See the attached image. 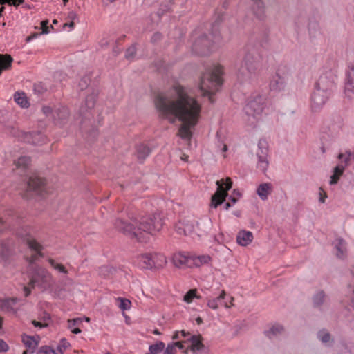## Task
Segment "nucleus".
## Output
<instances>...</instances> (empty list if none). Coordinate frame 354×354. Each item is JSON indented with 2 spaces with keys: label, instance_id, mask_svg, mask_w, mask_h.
Segmentation results:
<instances>
[{
  "label": "nucleus",
  "instance_id": "1",
  "mask_svg": "<svg viewBox=\"0 0 354 354\" xmlns=\"http://www.w3.org/2000/svg\"><path fill=\"white\" fill-rule=\"evenodd\" d=\"M154 104L161 118L170 123L177 120L181 122L178 136L189 142L201 115V104L198 101L188 94L186 88L178 84L167 93L156 96Z\"/></svg>",
  "mask_w": 354,
  "mask_h": 354
},
{
  "label": "nucleus",
  "instance_id": "2",
  "mask_svg": "<svg viewBox=\"0 0 354 354\" xmlns=\"http://www.w3.org/2000/svg\"><path fill=\"white\" fill-rule=\"evenodd\" d=\"M115 227L131 238L138 241L145 242L151 235L160 231L162 227V221L160 214L142 216L139 218L131 219L129 222L118 220Z\"/></svg>",
  "mask_w": 354,
  "mask_h": 354
},
{
  "label": "nucleus",
  "instance_id": "3",
  "mask_svg": "<svg viewBox=\"0 0 354 354\" xmlns=\"http://www.w3.org/2000/svg\"><path fill=\"white\" fill-rule=\"evenodd\" d=\"M335 88V77L330 73L320 75L311 97L312 109L314 111L321 109L330 97Z\"/></svg>",
  "mask_w": 354,
  "mask_h": 354
},
{
  "label": "nucleus",
  "instance_id": "4",
  "mask_svg": "<svg viewBox=\"0 0 354 354\" xmlns=\"http://www.w3.org/2000/svg\"><path fill=\"white\" fill-rule=\"evenodd\" d=\"M223 67L215 65L206 69L203 74L199 84V89L203 96H208L212 102L211 95L218 91L222 84L221 75Z\"/></svg>",
  "mask_w": 354,
  "mask_h": 354
},
{
  "label": "nucleus",
  "instance_id": "5",
  "mask_svg": "<svg viewBox=\"0 0 354 354\" xmlns=\"http://www.w3.org/2000/svg\"><path fill=\"white\" fill-rule=\"evenodd\" d=\"M217 185V190L212 196L211 206L212 207H217L222 204L227 196V191L232 187V182L230 178L225 180L221 179L216 182Z\"/></svg>",
  "mask_w": 354,
  "mask_h": 354
},
{
  "label": "nucleus",
  "instance_id": "6",
  "mask_svg": "<svg viewBox=\"0 0 354 354\" xmlns=\"http://www.w3.org/2000/svg\"><path fill=\"white\" fill-rule=\"evenodd\" d=\"M344 93L346 97L354 100V60L348 62L345 69Z\"/></svg>",
  "mask_w": 354,
  "mask_h": 354
},
{
  "label": "nucleus",
  "instance_id": "7",
  "mask_svg": "<svg viewBox=\"0 0 354 354\" xmlns=\"http://www.w3.org/2000/svg\"><path fill=\"white\" fill-rule=\"evenodd\" d=\"M53 281V276L47 270L39 268L37 269L35 276L31 279L30 285L33 286L34 284H37L44 286L50 284Z\"/></svg>",
  "mask_w": 354,
  "mask_h": 354
},
{
  "label": "nucleus",
  "instance_id": "8",
  "mask_svg": "<svg viewBox=\"0 0 354 354\" xmlns=\"http://www.w3.org/2000/svg\"><path fill=\"white\" fill-rule=\"evenodd\" d=\"M264 108V100L261 97L258 96L248 102L245 107V113L257 114L262 116Z\"/></svg>",
  "mask_w": 354,
  "mask_h": 354
},
{
  "label": "nucleus",
  "instance_id": "9",
  "mask_svg": "<svg viewBox=\"0 0 354 354\" xmlns=\"http://www.w3.org/2000/svg\"><path fill=\"white\" fill-rule=\"evenodd\" d=\"M194 220H184L180 221L176 226V230L179 234L190 235L195 230Z\"/></svg>",
  "mask_w": 354,
  "mask_h": 354
},
{
  "label": "nucleus",
  "instance_id": "10",
  "mask_svg": "<svg viewBox=\"0 0 354 354\" xmlns=\"http://www.w3.org/2000/svg\"><path fill=\"white\" fill-rule=\"evenodd\" d=\"M24 240L26 242L28 247L31 250H32L37 252V254L32 255V257L28 259V261L30 263H32L37 260L38 256H41V257L42 256V254L41 253L42 246L40 245V243H39L35 239L31 237L30 235H29V234L26 235V236L24 237Z\"/></svg>",
  "mask_w": 354,
  "mask_h": 354
},
{
  "label": "nucleus",
  "instance_id": "11",
  "mask_svg": "<svg viewBox=\"0 0 354 354\" xmlns=\"http://www.w3.org/2000/svg\"><path fill=\"white\" fill-rule=\"evenodd\" d=\"M137 266L142 269H151L154 268L155 259L153 255L149 254H142L138 255L135 260Z\"/></svg>",
  "mask_w": 354,
  "mask_h": 354
},
{
  "label": "nucleus",
  "instance_id": "12",
  "mask_svg": "<svg viewBox=\"0 0 354 354\" xmlns=\"http://www.w3.org/2000/svg\"><path fill=\"white\" fill-rule=\"evenodd\" d=\"M44 185V180L37 176L30 177L28 182V189L35 192L37 194H41Z\"/></svg>",
  "mask_w": 354,
  "mask_h": 354
},
{
  "label": "nucleus",
  "instance_id": "13",
  "mask_svg": "<svg viewBox=\"0 0 354 354\" xmlns=\"http://www.w3.org/2000/svg\"><path fill=\"white\" fill-rule=\"evenodd\" d=\"M40 338L39 336L33 337L24 335L22 342L27 348L26 351L30 353H34L39 346Z\"/></svg>",
  "mask_w": 354,
  "mask_h": 354
},
{
  "label": "nucleus",
  "instance_id": "14",
  "mask_svg": "<svg viewBox=\"0 0 354 354\" xmlns=\"http://www.w3.org/2000/svg\"><path fill=\"white\" fill-rule=\"evenodd\" d=\"M226 297V292L225 290H222L220 295L215 297H207V306L208 308L213 310H216L221 306H223V300Z\"/></svg>",
  "mask_w": 354,
  "mask_h": 354
},
{
  "label": "nucleus",
  "instance_id": "15",
  "mask_svg": "<svg viewBox=\"0 0 354 354\" xmlns=\"http://www.w3.org/2000/svg\"><path fill=\"white\" fill-rule=\"evenodd\" d=\"M173 262L176 267H192V256L183 253H176L173 256Z\"/></svg>",
  "mask_w": 354,
  "mask_h": 354
},
{
  "label": "nucleus",
  "instance_id": "16",
  "mask_svg": "<svg viewBox=\"0 0 354 354\" xmlns=\"http://www.w3.org/2000/svg\"><path fill=\"white\" fill-rule=\"evenodd\" d=\"M286 82L285 78L277 74L272 77L270 83V89L272 91L280 92L286 88Z\"/></svg>",
  "mask_w": 354,
  "mask_h": 354
},
{
  "label": "nucleus",
  "instance_id": "17",
  "mask_svg": "<svg viewBox=\"0 0 354 354\" xmlns=\"http://www.w3.org/2000/svg\"><path fill=\"white\" fill-rule=\"evenodd\" d=\"M272 185L270 183L260 184L257 188V194L262 201H266L272 192Z\"/></svg>",
  "mask_w": 354,
  "mask_h": 354
},
{
  "label": "nucleus",
  "instance_id": "18",
  "mask_svg": "<svg viewBox=\"0 0 354 354\" xmlns=\"http://www.w3.org/2000/svg\"><path fill=\"white\" fill-rule=\"evenodd\" d=\"M24 140L35 145H39L46 140V137L38 131L28 132L25 133Z\"/></svg>",
  "mask_w": 354,
  "mask_h": 354
},
{
  "label": "nucleus",
  "instance_id": "19",
  "mask_svg": "<svg viewBox=\"0 0 354 354\" xmlns=\"http://www.w3.org/2000/svg\"><path fill=\"white\" fill-rule=\"evenodd\" d=\"M253 234L250 231L241 230L236 236L237 243L241 246H247L252 243Z\"/></svg>",
  "mask_w": 354,
  "mask_h": 354
},
{
  "label": "nucleus",
  "instance_id": "20",
  "mask_svg": "<svg viewBox=\"0 0 354 354\" xmlns=\"http://www.w3.org/2000/svg\"><path fill=\"white\" fill-rule=\"evenodd\" d=\"M261 120L262 116L252 113H245L244 118L245 124L250 129H255L258 127Z\"/></svg>",
  "mask_w": 354,
  "mask_h": 354
},
{
  "label": "nucleus",
  "instance_id": "21",
  "mask_svg": "<svg viewBox=\"0 0 354 354\" xmlns=\"http://www.w3.org/2000/svg\"><path fill=\"white\" fill-rule=\"evenodd\" d=\"M333 244L336 249V256L338 258H344L347 251L346 242L342 239L338 238L334 241Z\"/></svg>",
  "mask_w": 354,
  "mask_h": 354
},
{
  "label": "nucleus",
  "instance_id": "22",
  "mask_svg": "<svg viewBox=\"0 0 354 354\" xmlns=\"http://www.w3.org/2000/svg\"><path fill=\"white\" fill-rule=\"evenodd\" d=\"M317 338L324 344L328 346H330L334 343V339L330 335V333L326 330H321L317 333Z\"/></svg>",
  "mask_w": 354,
  "mask_h": 354
},
{
  "label": "nucleus",
  "instance_id": "23",
  "mask_svg": "<svg viewBox=\"0 0 354 354\" xmlns=\"http://www.w3.org/2000/svg\"><path fill=\"white\" fill-rule=\"evenodd\" d=\"M191 350L194 353L201 351L204 349V345L202 343V337L201 335H193L190 339Z\"/></svg>",
  "mask_w": 354,
  "mask_h": 354
},
{
  "label": "nucleus",
  "instance_id": "24",
  "mask_svg": "<svg viewBox=\"0 0 354 354\" xmlns=\"http://www.w3.org/2000/svg\"><path fill=\"white\" fill-rule=\"evenodd\" d=\"M285 331L284 327L279 324H275L271 326L266 332V335L269 338H272L273 337L280 335L283 334Z\"/></svg>",
  "mask_w": 354,
  "mask_h": 354
},
{
  "label": "nucleus",
  "instance_id": "25",
  "mask_svg": "<svg viewBox=\"0 0 354 354\" xmlns=\"http://www.w3.org/2000/svg\"><path fill=\"white\" fill-rule=\"evenodd\" d=\"M345 170V166L342 164H338L333 169V173L330 176V185H335L337 183L341 176Z\"/></svg>",
  "mask_w": 354,
  "mask_h": 354
},
{
  "label": "nucleus",
  "instance_id": "26",
  "mask_svg": "<svg viewBox=\"0 0 354 354\" xmlns=\"http://www.w3.org/2000/svg\"><path fill=\"white\" fill-rule=\"evenodd\" d=\"M83 318L77 317L68 320V328L74 334H79L81 330L79 326L82 324Z\"/></svg>",
  "mask_w": 354,
  "mask_h": 354
},
{
  "label": "nucleus",
  "instance_id": "27",
  "mask_svg": "<svg viewBox=\"0 0 354 354\" xmlns=\"http://www.w3.org/2000/svg\"><path fill=\"white\" fill-rule=\"evenodd\" d=\"M12 60L13 59L10 55L7 54H0V75L3 71L8 70L11 67Z\"/></svg>",
  "mask_w": 354,
  "mask_h": 354
},
{
  "label": "nucleus",
  "instance_id": "28",
  "mask_svg": "<svg viewBox=\"0 0 354 354\" xmlns=\"http://www.w3.org/2000/svg\"><path fill=\"white\" fill-rule=\"evenodd\" d=\"M207 44L208 40L207 39V38L202 37L194 43V48L197 53L205 54L206 53L205 48L207 46Z\"/></svg>",
  "mask_w": 354,
  "mask_h": 354
},
{
  "label": "nucleus",
  "instance_id": "29",
  "mask_svg": "<svg viewBox=\"0 0 354 354\" xmlns=\"http://www.w3.org/2000/svg\"><path fill=\"white\" fill-rule=\"evenodd\" d=\"M210 257L208 255L192 256V266L199 267L203 264L209 263Z\"/></svg>",
  "mask_w": 354,
  "mask_h": 354
},
{
  "label": "nucleus",
  "instance_id": "30",
  "mask_svg": "<svg viewBox=\"0 0 354 354\" xmlns=\"http://www.w3.org/2000/svg\"><path fill=\"white\" fill-rule=\"evenodd\" d=\"M150 153V149L148 147L141 145L137 147V157L142 160L145 159Z\"/></svg>",
  "mask_w": 354,
  "mask_h": 354
},
{
  "label": "nucleus",
  "instance_id": "31",
  "mask_svg": "<svg viewBox=\"0 0 354 354\" xmlns=\"http://www.w3.org/2000/svg\"><path fill=\"white\" fill-rule=\"evenodd\" d=\"M117 301L118 306L119 308L122 310H128L131 307V302L129 299L123 298V297H118L115 299Z\"/></svg>",
  "mask_w": 354,
  "mask_h": 354
},
{
  "label": "nucleus",
  "instance_id": "32",
  "mask_svg": "<svg viewBox=\"0 0 354 354\" xmlns=\"http://www.w3.org/2000/svg\"><path fill=\"white\" fill-rule=\"evenodd\" d=\"M268 145L265 140H260L257 144V156L268 155Z\"/></svg>",
  "mask_w": 354,
  "mask_h": 354
},
{
  "label": "nucleus",
  "instance_id": "33",
  "mask_svg": "<svg viewBox=\"0 0 354 354\" xmlns=\"http://www.w3.org/2000/svg\"><path fill=\"white\" fill-rule=\"evenodd\" d=\"M15 101L21 107H27L28 102L24 93H16L14 96Z\"/></svg>",
  "mask_w": 354,
  "mask_h": 354
},
{
  "label": "nucleus",
  "instance_id": "34",
  "mask_svg": "<svg viewBox=\"0 0 354 354\" xmlns=\"http://www.w3.org/2000/svg\"><path fill=\"white\" fill-rule=\"evenodd\" d=\"M30 162V158L26 156L19 158L15 162V165L16 168L18 169L24 170L28 167Z\"/></svg>",
  "mask_w": 354,
  "mask_h": 354
},
{
  "label": "nucleus",
  "instance_id": "35",
  "mask_svg": "<svg viewBox=\"0 0 354 354\" xmlns=\"http://www.w3.org/2000/svg\"><path fill=\"white\" fill-rule=\"evenodd\" d=\"M258 158L257 167L265 171L268 167V155L257 156Z\"/></svg>",
  "mask_w": 354,
  "mask_h": 354
},
{
  "label": "nucleus",
  "instance_id": "36",
  "mask_svg": "<svg viewBox=\"0 0 354 354\" xmlns=\"http://www.w3.org/2000/svg\"><path fill=\"white\" fill-rule=\"evenodd\" d=\"M48 261L49 264L50 265V266L53 268H54L56 271H57L58 272L63 273L65 274H66L68 273V271L64 265L57 263L53 259H48Z\"/></svg>",
  "mask_w": 354,
  "mask_h": 354
},
{
  "label": "nucleus",
  "instance_id": "37",
  "mask_svg": "<svg viewBox=\"0 0 354 354\" xmlns=\"http://www.w3.org/2000/svg\"><path fill=\"white\" fill-rule=\"evenodd\" d=\"M153 259H155L154 268H162L167 263L166 257L160 254H156L153 255Z\"/></svg>",
  "mask_w": 354,
  "mask_h": 354
},
{
  "label": "nucleus",
  "instance_id": "38",
  "mask_svg": "<svg viewBox=\"0 0 354 354\" xmlns=\"http://www.w3.org/2000/svg\"><path fill=\"white\" fill-rule=\"evenodd\" d=\"M165 347V344L162 342H158L154 344L149 346V351L150 354H159L164 350Z\"/></svg>",
  "mask_w": 354,
  "mask_h": 354
},
{
  "label": "nucleus",
  "instance_id": "39",
  "mask_svg": "<svg viewBox=\"0 0 354 354\" xmlns=\"http://www.w3.org/2000/svg\"><path fill=\"white\" fill-rule=\"evenodd\" d=\"M197 290L196 289L189 290L183 297V301L187 304H190L193 301L194 298H199L197 295Z\"/></svg>",
  "mask_w": 354,
  "mask_h": 354
},
{
  "label": "nucleus",
  "instance_id": "40",
  "mask_svg": "<svg viewBox=\"0 0 354 354\" xmlns=\"http://www.w3.org/2000/svg\"><path fill=\"white\" fill-rule=\"evenodd\" d=\"M351 156V153L349 151L339 153L338 155V159L341 160V162L339 164L343 165L344 166H345L346 168L349 163Z\"/></svg>",
  "mask_w": 354,
  "mask_h": 354
},
{
  "label": "nucleus",
  "instance_id": "41",
  "mask_svg": "<svg viewBox=\"0 0 354 354\" xmlns=\"http://www.w3.org/2000/svg\"><path fill=\"white\" fill-rule=\"evenodd\" d=\"M348 290L350 292L351 306L354 308V275H352L348 284Z\"/></svg>",
  "mask_w": 354,
  "mask_h": 354
},
{
  "label": "nucleus",
  "instance_id": "42",
  "mask_svg": "<svg viewBox=\"0 0 354 354\" xmlns=\"http://www.w3.org/2000/svg\"><path fill=\"white\" fill-rule=\"evenodd\" d=\"M325 300V295L323 292H319L313 297V304L316 306L322 305Z\"/></svg>",
  "mask_w": 354,
  "mask_h": 354
},
{
  "label": "nucleus",
  "instance_id": "43",
  "mask_svg": "<svg viewBox=\"0 0 354 354\" xmlns=\"http://www.w3.org/2000/svg\"><path fill=\"white\" fill-rule=\"evenodd\" d=\"M69 343L65 339H62L57 346V354H63L64 351L69 346Z\"/></svg>",
  "mask_w": 354,
  "mask_h": 354
},
{
  "label": "nucleus",
  "instance_id": "44",
  "mask_svg": "<svg viewBox=\"0 0 354 354\" xmlns=\"http://www.w3.org/2000/svg\"><path fill=\"white\" fill-rule=\"evenodd\" d=\"M37 354H57L56 351L53 349L52 348L44 346H41L39 351H37Z\"/></svg>",
  "mask_w": 354,
  "mask_h": 354
},
{
  "label": "nucleus",
  "instance_id": "45",
  "mask_svg": "<svg viewBox=\"0 0 354 354\" xmlns=\"http://www.w3.org/2000/svg\"><path fill=\"white\" fill-rule=\"evenodd\" d=\"M178 344H169L165 348L163 354H176Z\"/></svg>",
  "mask_w": 354,
  "mask_h": 354
},
{
  "label": "nucleus",
  "instance_id": "46",
  "mask_svg": "<svg viewBox=\"0 0 354 354\" xmlns=\"http://www.w3.org/2000/svg\"><path fill=\"white\" fill-rule=\"evenodd\" d=\"M136 53V47L135 46H131L129 47L125 53V57L127 59H130L133 58Z\"/></svg>",
  "mask_w": 354,
  "mask_h": 354
},
{
  "label": "nucleus",
  "instance_id": "47",
  "mask_svg": "<svg viewBox=\"0 0 354 354\" xmlns=\"http://www.w3.org/2000/svg\"><path fill=\"white\" fill-rule=\"evenodd\" d=\"M95 104V97L93 95L88 96L86 100V106L88 109H91Z\"/></svg>",
  "mask_w": 354,
  "mask_h": 354
},
{
  "label": "nucleus",
  "instance_id": "48",
  "mask_svg": "<svg viewBox=\"0 0 354 354\" xmlns=\"http://www.w3.org/2000/svg\"><path fill=\"white\" fill-rule=\"evenodd\" d=\"M32 322L35 327L45 328L48 326V322L46 319L44 322L33 320Z\"/></svg>",
  "mask_w": 354,
  "mask_h": 354
},
{
  "label": "nucleus",
  "instance_id": "49",
  "mask_svg": "<svg viewBox=\"0 0 354 354\" xmlns=\"http://www.w3.org/2000/svg\"><path fill=\"white\" fill-rule=\"evenodd\" d=\"M319 202L322 203H324L325 201H326V199L327 198V194L324 191V189L322 188H319Z\"/></svg>",
  "mask_w": 354,
  "mask_h": 354
},
{
  "label": "nucleus",
  "instance_id": "50",
  "mask_svg": "<svg viewBox=\"0 0 354 354\" xmlns=\"http://www.w3.org/2000/svg\"><path fill=\"white\" fill-rule=\"evenodd\" d=\"M234 298L231 296L229 297L228 301L224 302L223 306L227 309L230 308L231 307L234 306Z\"/></svg>",
  "mask_w": 354,
  "mask_h": 354
},
{
  "label": "nucleus",
  "instance_id": "51",
  "mask_svg": "<svg viewBox=\"0 0 354 354\" xmlns=\"http://www.w3.org/2000/svg\"><path fill=\"white\" fill-rule=\"evenodd\" d=\"M9 349V346L7 343L3 339H0V352H6Z\"/></svg>",
  "mask_w": 354,
  "mask_h": 354
},
{
  "label": "nucleus",
  "instance_id": "52",
  "mask_svg": "<svg viewBox=\"0 0 354 354\" xmlns=\"http://www.w3.org/2000/svg\"><path fill=\"white\" fill-rule=\"evenodd\" d=\"M41 28H42V33L47 34L49 32L48 30V21H43L41 23Z\"/></svg>",
  "mask_w": 354,
  "mask_h": 354
},
{
  "label": "nucleus",
  "instance_id": "53",
  "mask_svg": "<svg viewBox=\"0 0 354 354\" xmlns=\"http://www.w3.org/2000/svg\"><path fill=\"white\" fill-rule=\"evenodd\" d=\"M77 18V15L76 14L75 12L74 11H71L68 12V17H67V19L68 20H71V21H73L74 20H75Z\"/></svg>",
  "mask_w": 354,
  "mask_h": 354
},
{
  "label": "nucleus",
  "instance_id": "54",
  "mask_svg": "<svg viewBox=\"0 0 354 354\" xmlns=\"http://www.w3.org/2000/svg\"><path fill=\"white\" fill-rule=\"evenodd\" d=\"M24 2V0H8V4L10 6H18Z\"/></svg>",
  "mask_w": 354,
  "mask_h": 354
},
{
  "label": "nucleus",
  "instance_id": "55",
  "mask_svg": "<svg viewBox=\"0 0 354 354\" xmlns=\"http://www.w3.org/2000/svg\"><path fill=\"white\" fill-rule=\"evenodd\" d=\"M43 112L45 115H48L53 113V110L50 106H44L43 107Z\"/></svg>",
  "mask_w": 354,
  "mask_h": 354
},
{
  "label": "nucleus",
  "instance_id": "56",
  "mask_svg": "<svg viewBox=\"0 0 354 354\" xmlns=\"http://www.w3.org/2000/svg\"><path fill=\"white\" fill-rule=\"evenodd\" d=\"M66 26H68L70 27L71 29H73L74 26H75V24L73 21H71L70 23H66L64 24V27H66Z\"/></svg>",
  "mask_w": 354,
  "mask_h": 354
},
{
  "label": "nucleus",
  "instance_id": "57",
  "mask_svg": "<svg viewBox=\"0 0 354 354\" xmlns=\"http://www.w3.org/2000/svg\"><path fill=\"white\" fill-rule=\"evenodd\" d=\"M44 319L46 320V322H48V325L49 324V322H50V317L48 314L46 313L43 317V319H42V322L44 321Z\"/></svg>",
  "mask_w": 354,
  "mask_h": 354
},
{
  "label": "nucleus",
  "instance_id": "58",
  "mask_svg": "<svg viewBox=\"0 0 354 354\" xmlns=\"http://www.w3.org/2000/svg\"><path fill=\"white\" fill-rule=\"evenodd\" d=\"M24 295L26 297L29 295V294L30 293V290L29 287H24Z\"/></svg>",
  "mask_w": 354,
  "mask_h": 354
},
{
  "label": "nucleus",
  "instance_id": "59",
  "mask_svg": "<svg viewBox=\"0 0 354 354\" xmlns=\"http://www.w3.org/2000/svg\"><path fill=\"white\" fill-rule=\"evenodd\" d=\"M174 344H178L176 345V348H178L179 349H183V344L181 342H175Z\"/></svg>",
  "mask_w": 354,
  "mask_h": 354
},
{
  "label": "nucleus",
  "instance_id": "60",
  "mask_svg": "<svg viewBox=\"0 0 354 354\" xmlns=\"http://www.w3.org/2000/svg\"><path fill=\"white\" fill-rule=\"evenodd\" d=\"M160 38V34H158V33H156V34H155V35L153 36V39H153V41H156V40H157V39H159Z\"/></svg>",
  "mask_w": 354,
  "mask_h": 354
},
{
  "label": "nucleus",
  "instance_id": "61",
  "mask_svg": "<svg viewBox=\"0 0 354 354\" xmlns=\"http://www.w3.org/2000/svg\"><path fill=\"white\" fill-rule=\"evenodd\" d=\"M178 338H180L179 333H178V332H176V333L173 335V339H178Z\"/></svg>",
  "mask_w": 354,
  "mask_h": 354
},
{
  "label": "nucleus",
  "instance_id": "62",
  "mask_svg": "<svg viewBox=\"0 0 354 354\" xmlns=\"http://www.w3.org/2000/svg\"><path fill=\"white\" fill-rule=\"evenodd\" d=\"M243 66H244V67H245V68H247V69L250 70L249 66H248V62H247V61H246V60H245V61L243 62Z\"/></svg>",
  "mask_w": 354,
  "mask_h": 354
},
{
  "label": "nucleus",
  "instance_id": "63",
  "mask_svg": "<svg viewBox=\"0 0 354 354\" xmlns=\"http://www.w3.org/2000/svg\"><path fill=\"white\" fill-rule=\"evenodd\" d=\"M180 334H181V335H182L183 337H186V336H187V333L185 330H182V331L180 332Z\"/></svg>",
  "mask_w": 354,
  "mask_h": 354
},
{
  "label": "nucleus",
  "instance_id": "64",
  "mask_svg": "<svg viewBox=\"0 0 354 354\" xmlns=\"http://www.w3.org/2000/svg\"><path fill=\"white\" fill-rule=\"evenodd\" d=\"M231 207V205L229 203L225 204V209H228Z\"/></svg>",
  "mask_w": 354,
  "mask_h": 354
}]
</instances>
